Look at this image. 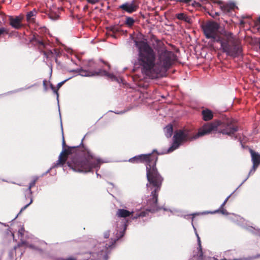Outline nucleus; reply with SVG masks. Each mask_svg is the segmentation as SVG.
<instances>
[{
  "instance_id": "2",
  "label": "nucleus",
  "mask_w": 260,
  "mask_h": 260,
  "mask_svg": "<svg viewBox=\"0 0 260 260\" xmlns=\"http://www.w3.org/2000/svg\"><path fill=\"white\" fill-rule=\"evenodd\" d=\"M68 166L73 170L79 172H89L93 168L100 166V162L89 151L82 147H68L60 153L57 164L63 165L68 157Z\"/></svg>"
},
{
  "instance_id": "5",
  "label": "nucleus",
  "mask_w": 260,
  "mask_h": 260,
  "mask_svg": "<svg viewBox=\"0 0 260 260\" xmlns=\"http://www.w3.org/2000/svg\"><path fill=\"white\" fill-rule=\"evenodd\" d=\"M221 46V49L228 56L236 57L242 52L241 46L239 41L230 32H224L221 37L217 40Z\"/></svg>"
},
{
  "instance_id": "1",
  "label": "nucleus",
  "mask_w": 260,
  "mask_h": 260,
  "mask_svg": "<svg viewBox=\"0 0 260 260\" xmlns=\"http://www.w3.org/2000/svg\"><path fill=\"white\" fill-rule=\"evenodd\" d=\"M135 45L138 49V61L142 73L149 78H157L161 71L168 70L176 60L174 52L161 50L158 52L156 63L155 52L147 42L136 41Z\"/></svg>"
},
{
  "instance_id": "23",
  "label": "nucleus",
  "mask_w": 260,
  "mask_h": 260,
  "mask_svg": "<svg viewBox=\"0 0 260 260\" xmlns=\"http://www.w3.org/2000/svg\"><path fill=\"white\" fill-rule=\"evenodd\" d=\"M36 10H34L32 11L29 12L26 15V20L29 22H34V17L36 15Z\"/></svg>"
},
{
  "instance_id": "21",
  "label": "nucleus",
  "mask_w": 260,
  "mask_h": 260,
  "mask_svg": "<svg viewBox=\"0 0 260 260\" xmlns=\"http://www.w3.org/2000/svg\"><path fill=\"white\" fill-rule=\"evenodd\" d=\"M229 198H230V196H229L228 197L226 198V199L225 200V201L223 202V203L220 206L219 209H218V210H216L213 212H211V213L213 214V213L220 212L223 214H226L227 212H226V210H225L224 209V206H225L226 202H228Z\"/></svg>"
},
{
  "instance_id": "15",
  "label": "nucleus",
  "mask_w": 260,
  "mask_h": 260,
  "mask_svg": "<svg viewBox=\"0 0 260 260\" xmlns=\"http://www.w3.org/2000/svg\"><path fill=\"white\" fill-rule=\"evenodd\" d=\"M198 238V247L197 249V252L193 255V257L197 260H204L203 252L202 248L201 241L198 234H196Z\"/></svg>"
},
{
  "instance_id": "14",
  "label": "nucleus",
  "mask_w": 260,
  "mask_h": 260,
  "mask_svg": "<svg viewBox=\"0 0 260 260\" xmlns=\"http://www.w3.org/2000/svg\"><path fill=\"white\" fill-rule=\"evenodd\" d=\"M38 179H39L38 177H37V176L34 177L32 178V180L29 183V186H28L27 190L29 192L30 201L28 204H26L25 206H24L23 208H22L21 209L20 212H21L22 211L24 210L26 208H27L32 203V199L31 198L32 191L31 190V189L32 187H33L34 186H35L36 183L37 182V181L38 180Z\"/></svg>"
},
{
  "instance_id": "10",
  "label": "nucleus",
  "mask_w": 260,
  "mask_h": 260,
  "mask_svg": "<svg viewBox=\"0 0 260 260\" xmlns=\"http://www.w3.org/2000/svg\"><path fill=\"white\" fill-rule=\"evenodd\" d=\"M139 3L138 0H133L131 3H125L119 6V9L128 13H132L138 10Z\"/></svg>"
},
{
  "instance_id": "27",
  "label": "nucleus",
  "mask_w": 260,
  "mask_h": 260,
  "mask_svg": "<svg viewBox=\"0 0 260 260\" xmlns=\"http://www.w3.org/2000/svg\"><path fill=\"white\" fill-rule=\"evenodd\" d=\"M29 247L31 248V249H35L36 250H37V251H40V252H43V250H42L40 248H39L37 247H36L35 246L33 245H29Z\"/></svg>"
},
{
  "instance_id": "11",
  "label": "nucleus",
  "mask_w": 260,
  "mask_h": 260,
  "mask_svg": "<svg viewBox=\"0 0 260 260\" xmlns=\"http://www.w3.org/2000/svg\"><path fill=\"white\" fill-rule=\"evenodd\" d=\"M23 17L21 15L9 17V21L10 25L16 29H19L24 27V24H22V20Z\"/></svg>"
},
{
  "instance_id": "29",
  "label": "nucleus",
  "mask_w": 260,
  "mask_h": 260,
  "mask_svg": "<svg viewBox=\"0 0 260 260\" xmlns=\"http://www.w3.org/2000/svg\"><path fill=\"white\" fill-rule=\"evenodd\" d=\"M89 3L91 4H95L99 3L100 0H86Z\"/></svg>"
},
{
  "instance_id": "12",
  "label": "nucleus",
  "mask_w": 260,
  "mask_h": 260,
  "mask_svg": "<svg viewBox=\"0 0 260 260\" xmlns=\"http://www.w3.org/2000/svg\"><path fill=\"white\" fill-rule=\"evenodd\" d=\"M79 75L84 77H90L93 76H109L110 74L106 71L103 70H99L98 71H91L88 70H85L80 69L79 71Z\"/></svg>"
},
{
  "instance_id": "20",
  "label": "nucleus",
  "mask_w": 260,
  "mask_h": 260,
  "mask_svg": "<svg viewBox=\"0 0 260 260\" xmlns=\"http://www.w3.org/2000/svg\"><path fill=\"white\" fill-rule=\"evenodd\" d=\"M175 16L179 20L184 21L189 24L192 23L191 19L183 13L176 14Z\"/></svg>"
},
{
  "instance_id": "16",
  "label": "nucleus",
  "mask_w": 260,
  "mask_h": 260,
  "mask_svg": "<svg viewBox=\"0 0 260 260\" xmlns=\"http://www.w3.org/2000/svg\"><path fill=\"white\" fill-rule=\"evenodd\" d=\"M51 47L52 46L49 47L48 49H45V50H44L41 52L46 58H51L53 56L54 54H58V53L56 49L51 50Z\"/></svg>"
},
{
  "instance_id": "3",
  "label": "nucleus",
  "mask_w": 260,
  "mask_h": 260,
  "mask_svg": "<svg viewBox=\"0 0 260 260\" xmlns=\"http://www.w3.org/2000/svg\"><path fill=\"white\" fill-rule=\"evenodd\" d=\"M157 159V154L149 153L137 155L128 160L129 162L134 164H146V176L148 181L146 186L150 190L155 188V190H160L164 180L156 167Z\"/></svg>"
},
{
  "instance_id": "18",
  "label": "nucleus",
  "mask_w": 260,
  "mask_h": 260,
  "mask_svg": "<svg viewBox=\"0 0 260 260\" xmlns=\"http://www.w3.org/2000/svg\"><path fill=\"white\" fill-rule=\"evenodd\" d=\"M202 115L203 116V119L205 121L210 120L213 118V117L212 112L208 109L203 110L202 111Z\"/></svg>"
},
{
  "instance_id": "36",
  "label": "nucleus",
  "mask_w": 260,
  "mask_h": 260,
  "mask_svg": "<svg viewBox=\"0 0 260 260\" xmlns=\"http://www.w3.org/2000/svg\"><path fill=\"white\" fill-rule=\"evenodd\" d=\"M66 260H76L73 257H70L67 258Z\"/></svg>"
},
{
  "instance_id": "8",
  "label": "nucleus",
  "mask_w": 260,
  "mask_h": 260,
  "mask_svg": "<svg viewBox=\"0 0 260 260\" xmlns=\"http://www.w3.org/2000/svg\"><path fill=\"white\" fill-rule=\"evenodd\" d=\"M219 25L214 21H208L202 26L204 34L207 39H212L213 42H216L222 34H219Z\"/></svg>"
},
{
  "instance_id": "32",
  "label": "nucleus",
  "mask_w": 260,
  "mask_h": 260,
  "mask_svg": "<svg viewBox=\"0 0 260 260\" xmlns=\"http://www.w3.org/2000/svg\"><path fill=\"white\" fill-rule=\"evenodd\" d=\"M201 1H202L203 0H201ZM190 1H191V0H179V2H183L186 4L189 3Z\"/></svg>"
},
{
  "instance_id": "38",
  "label": "nucleus",
  "mask_w": 260,
  "mask_h": 260,
  "mask_svg": "<svg viewBox=\"0 0 260 260\" xmlns=\"http://www.w3.org/2000/svg\"><path fill=\"white\" fill-rule=\"evenodd\" d=\"M87 8H88V6H86L84 7V9L85 10V9H87Z\"/></svg>"
},
{
  "instance_id": "9",
  "label": "nucleus",
  "mask_w": 260,
  "mask_h": 260,
  "mask_svg": "<svg viewBox=\"0 0 260 260\" xmlns=\"http://www.w3.org/2000/svg\"><path fill=\"white\" fill-rule=\"evenodd\" d=\"M29 42L40 52L45 49H48L49 47H51V43L45 37L39 35L37 33L32 34Z\"/></svg>"
},
{
  "instance_id": "34",
  "label": "nucleus",
  "mask_w": 260,
  "mask_h": 260,
  "mask_svg": "<svg viewBox=\"0 0 260 260\" xmlns=\"http://www.w3.org/2000/svg\"><path fill=\"white\" fill-rule=\"evenodd\" d=\"M260 257V254H257L254 256V258H257Z\"/></svg>"
},
{
  "instance_id": "31",
  "label": "nucleus",
  "mask_w": 260,
  "mask_h": 260,
  "mask_svg": "<svg viewBox=\"0 0 260 260\" xmlns=\"http://www.w3.org/2000/svg\"><path fill=\"white\" fill-rule=\"evenodd\" d=\"M62 144L63 147H66L68 148V146H66V142H65V140H64V138L63 136H62Z\"/></svg>"
},
{
  "instance_id": "26",
  "label": "nucleus",
  "mask_w": 260,
  "mask_h": 260,
  "mask_svg": "<svg viewBox=\"0 0 260 260\" xmlns=\"http://www.w3.org/2000/svg\"><path fill=\"white\" fill-rule=\"evenodd\" d=\"M5 33H6V34L8 33L7 29L4 27L0 28V37L1 36V35H2L3 34H4Z\"/></svg>"
},
{
  "instance_id": "7",
  "label": "nucleus",
  "mask_w": 260,
  "mask_h": 260,
  "mask_svg": "<svg viewBox=\"0 0 260 260\" xmlns=\"http://www.w3.org/2000/svg\"><path fill=\"white\" fill-rule=\"evenodd\" d=\"M197 134L191 137L190 135L189 132L186 129H179L175 132L173 136V142L171 146L168 149L167 153H170L175 149H177L179 146L183 142L188 140L196 139L195 136Z\"/></svg>"
},
{
  "instance_id": "4",
  "label": "nucleus",
  "mask_w": 260,
  "mask_h": 260,
  "mask_svg": "<svg viewBox=\"0 0 260 260\" xmlns=\"http://www.w3.org/2000/svg\"><path fill=\"white\" fill-rule=\"evenodd\" d=\"M238 131V125L237 121L233 118H227L222 121H216L204 124L199 129L195 138L209 135L215 131H218L223 135L232 136Z\"/></svg>"
},
{
  "instance_id": "19",
  "label": "nucleus",
  "mask_w": 260,
  "mask_h": 260,
  "mask_svg": "<svg viewBox=\"0 0 260 260\" xmlns=\"http://www.w3.org/2000/svg\"><path fill=\"white\" fill-rule=\"evenodd\" d=\"M235 7L234 4H230L221 6L220 8L223 13L229 14L234 10Z\"/></svg>"
},
{
  "instance_id": "6",
  "label": "nucleus",
  "mask_w": 260,
  "mask_h": 260,
  "mask_svg": "<svg viewBox=\"0 0 260 260\" xmlns=\"http://www.w3.org/2000/svg\"><path fill=\"white\" fill-rule=\"evenodd\" d=\"M151 190V194L147 202V208L145 211L137 213L135 215L133 214L131 215V218L133 219L145 217L148 215L149 212L154 213L160 209L158 205V196L159 190L155 191V188Z\"/></svg>"
},
{
  "instance_id": "39",
  "label": "nucleus",
  "mask_w": 260,
  "mask_h": 260,
  "mask_svg": "<svg viewBox=\"0 0 260 260\" xmlns=\"http://www.w3.org/2000/svg\"><path fill=\"white\" fill-rule=\"evenodd\" d=\"M258 23H259V24H260V17H259L258 18Z\"/></svg>"
},
{
  "instance_id": "22",
  "label": "nucleus",
  "mask_w": 260,
  "mask_h": 260,
  "mask_svg": "<svg viewBox=\"0 0 260 260\" xmlns=\"http://www.w3.org/2000/svg\"><path fill=\"white\" fill-rule=\"evenodd\" d=\"M165 135L167 138H170L173 134V127L172 124H168L164 128Z\"/></svg>"
},
{
  "instance_id": "25",
  "label": "nucleus",
  "mask_w": 260,
  "mask_h": 260,
  "mask_svg": "<svg viewBox=\"0 0 260 260\" xmlns=\"http://www.w3.org/2000/svg\"><path fill=\"white\" fill-rule=\"evenodd\" d=\"M135 23L134 19L131 17H127L126 18L125 23L129 27L132 26Z\"/></svg>"
},
{
  "instance_id": "37",
  "label": "nucleus",
  "mask_w": 260,
  "mask_h": 260,
  "mask_svg": "<svg viewBox=\"0 0 260 260\" xmlns=\"http://www.w3.org/2000/svg\"><path fill=\"white\" fill-rule=\"evenodd\" d=\"M215 15L216 16H219V13H218V12H216V13H215Z\"/></svg>"
},
{
  "instance_id": "28",
  "label": "nucleus",
  "mask_w": 260,
  "mask_h": 260,
  "mask_svg": "<svg viewBox=\"0 0 260 260\" xmlns=\"http://www.w3.org/2000/svg\"><path fill=\"white\" fill-rule=\"evenodd\" d=\"M110 30L113 32L115 33L116 32L119 31V29L117 27L113 26L111 27Z\"/></svg>"
},
{
  "instance_id": "17",
  "label": "nucleus",
  "mask_w": 260,
  "mask_h": 260,
  "mask_svg": "<svg viewBox=\"0 0 260 260\" xmlns=\"http://www.w3.org/2000/svg\"><path fill=\"white\" fill-rule=\"evenodd\" d=\"M134 214L133 211H129L124 209H119L117 211L116 216L118 217L126 218Z\"/></svg>"
},
{
  "instance_id": "33",
  "label": "nucleus",
  "mask_w": 260,
  "mask_h": 260,
  "mask_svg": "<svg viewBox=\"0 0 260 260\" xmlns=\"http://www.w3.org/2000/svg\"><path fill=\"white\" fill-rule=\"evenodd\" d=\"M43 86L44 87L45 89L46 90L47 89V81H46V80L43 81Z\"/></svg>"
},
{
  "instance_id": "13",
  "label": "nucleus",
  "mask_w": 260,
  "mask_h": 260,
  "mask_svg": "<svg viewBox=\"0 0 260 260\" xmlns=\"http://www.w3.org/2000/svg\"><path fill=\"white\" fill-rule=\"evenodd\" d=\"M251 156V160L253 163L252 168L249 172V174L253 173L260 164V154L255 152L252 149H250Z\"/></svg>"
},
{
  "instance_id": "30",
  "label": "nucleus",
  "mask_w": 260,
  "mask_h": 260,
  "mask_svg": "<svg viewBox=\"0 0 260 260\" xmlns=\"http://www.w3.org/2000/svg\"><path fill=\"white\" fill-rule=\"evenodd\" d=\"M115 242H116V241H114L111 242V243L110 245H108V244H106V247L108 248H110V247H112L115 244Z\"/></svg>"
},
{
  "instance_id": "24",
  "label": "nucleus",
  "mask_w": 260,
  "mask_h": 260,
  "mask_svg": "<svg viewBox=\"0 0 260 260\" xmlns=\"http://www.w3.org/2000/svg\"><path fill=\"white\" fill-rule=\"evenodd\" d=\"M68 80V79H66L59 83L57 85V88L56 87H54L52 84L51 85V88L52 89V90L56 93V94L58 95V93L57 92V90L61 87V86Z\"/></svg>"
},
{
  "instance_id": "35",
  "label": "nucleus",
  "mask_w": 260,
  "mask_h": 260,
  "mask_svg": "<svg viewBox=\"0 0 260 260\" xmlns=\"http://www.w3.org/2000/svg\"><path fill=\"white\" fill-rule=\"evenodd\" d=\"M109 233H106V234H105V238H108V237H109Z\"/></svg>"
}]
</instances>
